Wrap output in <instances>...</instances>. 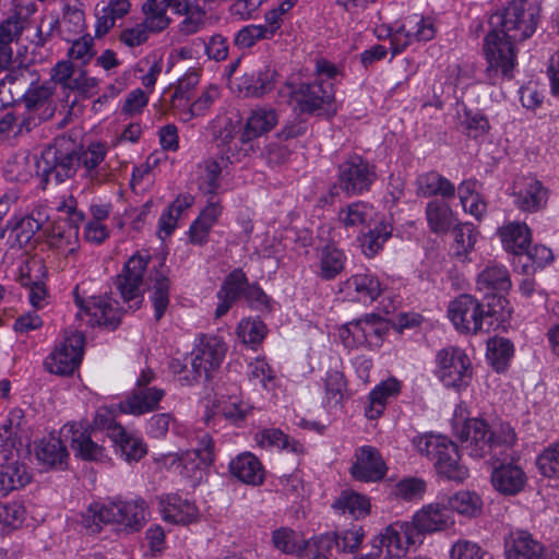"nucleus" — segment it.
<instances>
[{
  "label": "nucleus",
  "mask_w": 559,
  "mask_h": 559,
  "mask_svg": "<svg viewBox=\"0 0 559 559\" xmlns=\"http://www.w3.org/2000/svg\"><path fill=\"white\" fill-rule=\"evenodd\" d=\"M539 9L526 0H513L490 17L491 32L485 38L487 78L495 84L511 76L515 64V43L531 37L537 27Z\"/></svg>",
  "instance_id": "obj_1"
},
{
  "label": "nucleus",
  "mask_w": 559,
  "mask_h": 559,
  "mask_svg": "<svg viewBox=\"0 0 559 559\" xmlns=\"http://www.w3.org/2000/svg\"><path fill=\"white\" fill-rule=\"evenodd\" d=\"M455 435L463 443L464 449L473 457L481 459L487 455L499 457L515 443L514 429L501 424L493 430L477 418L465 420L462 426H454Z\"/></svg>",
  "instance_id": "obj_2"
},
{
  "label": "nucleus",
  "mask_w": 559,
  "mask_h": 559,
  "mask_svg": "<svg viewBox=\"0 0 559 559\" xmlns=\"http://www.w3.org/2000/svg\"><path fill=\"white\" fill-rule=\"evenodd\" d=\"M146 520V504L143 500H112L95 503L84 514V525L91 533H97L100 524H115L128 532L139 531Z\"/></svg>",
  "instance_id": "obj_3"
},
{
  "label": "nucleus",
  "mask_w": 559,
  "mask_h": 559,
  "mask_svg": "<svg viewBox=\"0 0 559 559\" xmlns=\"http://www.w3.org/2000/svg\"><path fill=\"white\" fill-rule=\"evenodd\" d=\"M80 165L75 144L68 138H58L41 151L36 162V174L41 188L59 185L74 176Z\"/></svg>",
  "instance_id": "obj_4"
},
{
  "label": "nucleus",
  "mask_w": 559,
  "mask_h": 559,
  "mask_svg": "<svg viewBox=\"0 0 559 559\" xmlns=\"http://www.w3.org/2000/svg\"><path fill=\"white\" fill-rule=\"evenodd\" d=\"M413 445L421 455L435 461L439 474L448 479L462 481L467 468L460 463L457 447L450 439L439 435H423L413 439Z\"/></svg>",
  "instance_id": "obj_5"
},
{
  "label": "nucleus",
  "mask_w": 559,
  "mask_h": 559,
  "mask_svg": "<svg viewBox=\"0 0 559 559\" xmlns=\"http://www.w3.org/2000/svg\"><path fill=\"white\" fill-rule=\"evenodd\" d=\"M497 309L486 306L471 295H461L452 300L448 308V317L454 328L461 333L477 334L488 332L493 323Z\"/></svg>",
  "instance_id": "obj_6"
},
{
  "label": "nucleus",
  "mask_w": 559,
  "mask_h": 559,
  "mask_svg": "<svg viewBox=\"0 0 559 559\" xmlns=\"http://www.w3.org/2000/svg\"><path fill=\"white\" fill-rule=\"evenodd\" d=\"M213 460V440L207 433L201 437L197 448L188 450L181 455L169 454L165 457L169 467H174L181 476L190 479L193 485L203 479L205 469L212 464Z\"/></svg>",
  "instance_id": "obj_7"
},
{
  "label": "nucleus",
  "mask_w": 559,
  "mask_h": 559,
  "mask_svg": "<svg viewBox=\"0 0 559 559\" xmlns=\"http://www.w3.org/2000/svg\"><path fill=\"white\" fill-rule=\"evenodd\" d=\"M415 544V528L409 522L396 521L385 526L373 539L374 554L383 559H402Z\"/></svg>",
  "instance_id": "obj_8"
},
{
  "label": "nucleus",
  "mask_w": 559,
  "mask_h": 559,
  "mask_svg": "<svg viewBox=\"0 0 559 559\" xmlns=\"http://www.w3.org/2000/svg\"><path fill=\"white\" fill-rule=\"evenodd\" d=\"M154 379L155 374L151 369L143 370L136 380L132 393L119 404L120 411L134 416L155 411L165 396V391L151 385Z\"/></svg>",
  "instance_id": "obj_9"
},
{
  "label": "nucleus",
  "mask_w": 559,
  "mask_h": 559,
  "mask_svg": "<svg viewBox=\"0 0 559 559\" xmlns=\"http://www.w3.org/2000/svg\"><path fill=\"white\" fill-rule=\"evenodd\" d=\"M226 352L227 347L222 338L202 336L191 353L192 376L189 377L188 381L199 380L202 376L207 380L211 379L212 374L219 369Z\"/></svg>",
  "instance_id": "obj_10"
},
{
  "label": "nucleus",
  "mask_w": 559,
  "mask_h": 559,
  "mask_svg": "<svg viewBox=\"0 0 559 559\" xmlns=\"http://www.w3.org/2000/svg\"><path fill=\"white\" fill-rule=\"evenodd\" d=\"M438 376L447 386L462 388L472 379V364L457 347L443 348L437 354Z\"/></svg>",
  "instance_id": "obj_11"
},
{
  "label": "nucleus",
  "mask_w": 559,
  "mask_h": 559,
  "mask_svg": "<svg viewBox=\"0 0 559 559\" xmlns=\"http://www.w3.org/2000/svg\"><path fill=\"white\" fill-rule=\"evenodd\" d=\"M75 302L80 308L76 317L90 326L114 330L120 323L121 311L117 307L118 302L109 296L91 297L87 301L75 296Z\"/></svg>",
  "instance_id": "obj_12"
},
{
  "label": "nucleus",
  "mask_w": 559,
  "mask_h": 559,
  "mask_svg": "<svg viewBox=\"0 0 559 559\" xmlns=\"http://www.w3.org/2000/svg\"><path fill=\"white\" fill-rule=\"evenodd\" d=\"M376 178L373 168L361 157L355 156L340 166L338 183L331 189L336 195L341 189L347 195H357L367 191Z\"/></svg>",
  "instance_id": "obj_13"
},
{
  "label": "nucleus",
  "mask_w": 559,
  "mask_h": 559,
  "mask_svg": "<svg viewBox=\"0 0 559 559\" xmlns=\"http://www.w3.org/2000/svg\"><path fill=\"white\" fill-rule=\"evenodd\" d=\"M84 347V335L72 332L67 335L59 346L47 357L45 366L51 373L71 374L80 365Z\"/></svg>",
  "instance_id": "obj_14"
},
{
  "label": "nucleus",
  "mask_w": 559,
  "mask_h": 559,
  "mask_svg": "<svg viewBox=\"0 0 559 559\" xmlns=\"http://www.w3.org/2000/svg\"><path fill=\"white\" fill-rule=\"evenodd\" d=\"M275 70L265 63L247 67L243 73L231 81V88L243 96H262L274 86Z\"/></svg>",
  "instance_id": "obj_15"
},
{
  "label": "nucleus",
  "mask_w": 559,
  "mask_h": 559,
  "mask_svg": "<svg viewBox=\"0 0 559 559\" xmlns=\"http://www.w3.org/2000/svg\"><path fill=\"white\" fill-rule=\"evenodd\" d=\"M409 523L415 528V534H432L449 530L455 521L445 503L431 502L419 509Z\"/></svg>",
  "instance_id": "obj_16"
},
{
  "label": "nucleus",
  "mask_w": 559,
  "mask_h": 559,
  "mask_svg": "<svg viewBox=\"0 0 559 559\" xmlns=\"http://www.w3.org/2000/svg\"><path fill=\"white\" fill-rule=\"evenodd\" d=\"M148 262V254L136 252L127 261L122 273L117 276L116 286L124 301L134 300L140 296Z\"/></svg>",
  "instance_id": "obj_17"
},
{
  "label": "nucleus",
  "mask_w": 559,
  "mask_h": 559,
  "mask_svg": "<svg viewBox=\"0 0 559 559\" xmlns=\"http://www.w3.org/2000/svg\"><path fill=\"white\" fill-rule=\"evenodd\" d=\"M513 197L515 206L527 213H535L546 207L549 192L534 177H523L514 182Z\"/></svg>",
  "instance_id": "obj_18"
},
{
  "label": "nucleus",
  "mask_w": 559,
  "mask_h": 559,
  "mask_svg": "<svg viewBox=\"0 0 559 559\" xmlns=\"http://www.w3.org/2000/svg\"><path fill=\"white\" fill-rule=\"evenodd\" d=\"M81 217L74 215L71 219L56 222L47 235V245L57 254L66 259L75 254L79 249V226Z\"/></svg>",
  "instance_id": "obj_19"
},
{
  "label": "nucleus",
  "mask_w": 559,
  "mask_h": 559,
  "mask_svg": "<svg viewBox=\"0 0 559 559\" xmlns=\"http://www.w3.org/2000/svg\"><path fill=\"white\" fill-rule=\"evenodd\" d=\"M292 99L302 112H313L334 102V92L330 82L300 84L290 91Z\"/></svg>",
  "instance_id": "obj_20"
},
{
  "label": "nucleus",
  "mask_w": 559,
  "mask_h": 559,
  "mask_svg": "<svg viewBox=\"0 0 559 559\" xmlns=\"http://www.w3.org/2000/svg\"><path fill=\"white\" fill-rule=\"evenodd\" d=\"M350 473L360 481H378L385 476L386 465L376 448L364 445L356 451V461Z\"/></svg>",
  "instance_id": "obj_21"
},
{
  "label": "nucleus",
  "mask_w": 559,
  "mask_h": 559,
  "mask_svg": "<svg viewBox=\"0 0 559 559\" xmlns=\"http://www.w3.org/2000/svg\"><path fill=\"white\" fill-rule=\"evenodd\" d=\"M130 0L99 1L94 9V36L104 38L115 26L117 21L124 19L131 12Z\"/></svg>",
  "instance_id": "obj_22"
},
{
  "label": "nucleus",
  "mask_w": 559,
  "mask_h": 559,
  "mask_svg": "<svg viewBox=\"0 0 559 559\" xmlns=\"http://www.w3.org/2000/svg\"><path fill=\"white\" fill-rule=\"evenodd\" d=\"M60 435L70 439L75 455L83 460L100 461L106 456L105 449L92 440L91 432L82 424H67L61 428Z\"/></svg>",
  "instance_id": "obj_23"
},
{
  "label": "nucleus",
  "mask_w": 559,
  "mask_h": 559,
  "mask_svg": "<svg viewBox=\"0 0 559 559\" xmlns=\"http://www.w3.org/2000/svg\"><path fill=\"white\" fill-rule=\"evenodd\" d=\"M433 23L429 19L417 15L407 20V23L400 27L391 36V46L393 55L401 52L411 40V37L417 40H430L435 36Z\"/></svg>",
  "instance_id": "obj_24"
},
{
  "label": "nucleus",
  "mask_w": 559,
  "mask_h": 559,
  "mask_svg": "<svg viewBox=\"0 0 559 559\" xmlns=\"http://www.w3.org/2000/svg\"><path fill=\"white\" fill-rule=\"evenodd\" d=\"M15 454L16 450L13 451L9 460H4L2 454H0V498L24 487L31 481V473L25 464L15 460Z\"/></svg>",
  "instance_id": "obj_25"
},
{
  "label": "nucleus",
  "mask_w": 559,
  "mask_h": 559,
  "mask_svg": "<svg viewBox=\"0 0 559 559\" xmlns=\"http://www.w3.org/2000/svg\"><path fill=\"white\" fill-rule=\"evenodd\" d=\"M273 543L286 554H295L301 559L313 558L317 554V540L309 542L289 528H280L273 533Z\"/></svg>",
  "instance_id": "obj_26"
},
{
  "label": "nucleus",
  "mask_w": 559,
  "mask_h": 559,
  "mask_svg": "<svg viewBox=\"0 0 559 559\" xmlns=\"http://www.w3.org/2000/svg\"><path fill=\"white\" fill-rule=\"evenodd\" d=\"M160 512L165 521L180 525L197 522L200 516L194 503L176 495L160 500Z\"/></svg>",
  "instance_id": "obj_27"
},
{
  "label": "nucleus",
  "mask_w": 559,
  "mask_h": 559,
  "mask_svg": "<svg viewBox=\"0 0 559 559\" xmlns=\"http://www.w3.org/2000/svg\"><path fill=\"white\" fill-rule=\"evenodd\" d=\"M346 294L355 301L370 304L382 293L379 278L368 272L357 273L345 283Z\"/></svg>",
  "instance_id": "obj_28"
},
{
  "label": "nucleus",
  "mask_w": 559,
  "mask_h": 559,
  "mask_svg": "<svg viewBox=\"0 0 559 559\" xmlns=\"http://www.w3.org/2000/svg\"><path fill=\"white\" fill-rule=\"evenodd\" d=\"M491 483L499 492L513 496L523 490L526 484V475L519 465L501 464L492 471Z\"/></svg>",
  "instance_id": "obj_29"
},
{
  "label": "nucleus",
  "mask_w": 559,
  "mask_h": 559,
  "mask_svg": "<svg viewBox=\"0 0 559 559\" xmlns=\"http://www.w3.org/2000/svg\"><path fill=\"white\" fill-rule=\"evenodd\" d=\"M506 556L507 559H546L544 546L523 531L510 535Z\"/></svg>",
  "instance_id": "obj_30"
},
{
  "label": "nucleus",
  "mask_w": 559,
  "mask_h": 559,
  "mask_svg": "<svg viewBox=\"0 0 559 559\" xmlns=\"http://www.w3.org/2000/svg\"><path fill=\"white\" fill-rule=\"evenodd\" d=\"M41 228V223L33 216L14 217L0 231V238H8L12 248H22L29 243L34 235Z\"/></svg>",
  "instance_id": "obj_31"
},
{
  "label": "nucleus",
  "mask_w": 559,
  "mask_h": 559,
  "mask_svg": "<svg viewBox=\"0 0 559 559\" xmlns=\"http://www.w3.org/2000/svg\"><path fill=\"white\" fill-rule=\"evenodd\" d=\"M278 122V115L275 109L259 107L253 109L247 118L246 126L241 135L243 142L270 132Z\"/></svg>",
  "instance_id": "obj_32"
},
{
  "label": "nucleus",
  "mask_w": 559,
  "mask_h": 559,
  "mask_svg": "<svg viewBox=\"0 0 559 559\" xmlns=\"http://www.w3.org/2000/svg\"><path fill=\"white\" fill-rule=\"evenodd\" d=\"M503 248L518 255H522L527 250L532 235L531 229L525 223L511 222L499 228Z\"/></svg>",
  "instance_id": "obj_33"
},
{
  "label": "nucleus",
  "mask_w": 559,
  "mask_h": 559,
  "mask_svg": "<svg viewBox=\"0 0 559 559\" xmlns=\"http://www.w3.org/2000/svg\"><path fill=\"white\" fill-rule=\"evenodd\" d=\"M247 285L246 275L240 270H236L227 276L224 285L217 294L219 299V304L215 311V316L217 318L227 313L240 295L245 296Z\"/></svg>",
  "instance_id": "obj_34"
},
{
  "label": "nucleus",
  "mask_w": 559,
  "mask_h": 559,
  "mask_svg": "<svg viewBox=\"0 0 559 559\" xmlns=\"http://www.w3.org/2000/svg\"><path fill=\"white\" fill-rule=\"evenodd\" d=\"M222 214V205L218 201H211L202 210L198 218L189 229L190 240L194 245H203L207 241L211 228L217 223Z\"/></svg>",
  "instance_id": "obj_35"
},
{
  "label": "nucleus",
  "mask_w": 559,
  "mask_h": 559,
  "mask_svg": "<svg viewBox=\"0 0 559 559\" xmlns=\"http://www.w3.org/2000/svg\"><path fill=\"white\" fill-rule=\"evenodd\" d=\"M24 425V412L13 408L4 423L0 426V454L9 460L15 450V439Z\"/></svg>",
  "instance_id": "obj_36"
},
{
  "label": "nucleus",
  "mask_w": 559,
  "mask_h": 559,
  "mask_svg": "<svg viewBox=\"0 0 559 559\" xmlns=\"http://www.w3.org/2000/svg\"><path fill=\"white\" fill-rule=\"evenodd\" d=\"M401 391V382L395 378H389L379 383L369 394V405L366 416L369 419L379 418L390 397L396 396Z\"/></svg>",
  "instance_id": "obj_37"
},
{
  "label": "nucleus",
  "mask_w": 559,
  "mask_h": 559,
  "mask_svg": "<svg viewBox=\"0 0 559 559\" xmlns=\"http://www.w3.org/2000/svg\"><path fill=\"white\" fill-rule=\"evenodd\" d=\"M229 471L235 477L246 484L260 485L263 481V467L260 461L251 453L238 455L230 462Z\"/></svg>",
  "instance_id": "obj_38"
},
{
  "label": "nucleus",
  "mask_w": 559,
  "mask_h": 559,
  "mask_svg": "<svg viewBox=\"0 0 559 559\" xmlns=\"http://www.w3.org/2000/svg\"><path fill=\"white\" fill-rule=\"evenodd\" d=\"M451 511L466 519H476L481 515L484 502L481 497L468 490H460L450 496L445 503Z\"/></svg>",
  "instance_id": "obj_39"
},
{
  "label": "nucleus",
  "mask_w": 559,
  "mask_h": 559,
  "mask_svg": "<svg viewBox=\"0 0 559 559\" xmlns=\"http://www.w3.org/2000/svg\"><path fill=\"white\" fill-rule=\"evenodd\" d=\"M227 166V159L223 156L209 158L199 165L198 185L205 194H214L219 188V178Z\"/></svg>",
  "instance_id": "obj_40"
},
{
  "label": "nucleus",
  "mask_w": 559,
  "mask_h": 559,
  "mask_svg": "<svg viewBox=\"0 0 559 559\" xmlns=\"http://www.w3.org/2000/svg\"><path fill=\"white\" fill-rule=\"evenodd\" d=\"M477 287L487 295L507 292L511 287L509 273L503 266L490 265L478 275Z\"/></svg>",
  "instance_id": "obj_41"
},
{
  "label": "nucleus",
  "mask_w": 559,
  "mask_h": 559,
  "mask_svg": "<svg viewBox=\"0 0 559 559\" xmlns=\"http://www.w3.org/2000/svg\"><path fill=\"white\" fill-rule=\"evenodd\" d=\"M333 508L342 513H348L353 519L360 520L370 513V501L353 490H344L333 503Z\"/></svg>",
  "instance_id": "obj_42"
},
{
  "label": "nucleus",
  "mask_w": 559,
  "mask_h": 559,
  "mask_svg": "<svg viewBox=\"0 0 559 559\" xmlns=\"http://www.w3.org/2000/svg\"><path fill=\"white\" fill-rule=\"evenodd\" d=\"M38 461L47 466L61 465L68 457L66 445L60 437L49 436L41 439L35 449Z\"/></svg>",
  "instance_id": "obj_43"
},
{
  "label": "nucleus",
  "mask_w": 559,
  "mask_h": 559,
  "mask_svg": "<svg viewBox=\"0 0 559 559\" xmlns=\"http://www.w3.org/2000/svg\"><path fill=\"white\" fill-rule=\"evenodd\" d=\"M167 0H145L142 4L144 17L142 21L153 33L165 31L170 24V17L167 15Z\"/></svg>",
  "instance_id": "obj_44"
},
{
  "label": "nucleus",
  "mask_w": 559,
  "mask_h": 559,
  "mask_svg": "<svg viewBox=\"0 0 559 559\" xmlns=\"http://www.w3.org/2000/svg\"><path fill=\"white\" fill-rule=\"evenodd\" d=\"M417 193L423 197L440 194L444 198H452L455 193L454 186L437 173H427L417 179Z\"/></svg>",
  "instance_id": "obj_45"
},
{
  "label": "nucleus",
  "mask_w": 559,
  "mask_h": 559,
  "mask_svg": "<svg viewBox=\"0 0 559 559\" xmlns=\"http://www.w3.org/2000/svg\"><path fill=\"white\" fill-rule=\"evenodd\" d=\"M346 257L338 248L328 245L320 253V271L319 275L323 280H332L336 277L345 266Z\"/></svg>",
  "instance_id": "obj_46"
},
{
  "label": "nucleus",
  "mask_w": 559,
  "mask_h": 559,
  "mask_svg": "<svg viewBox=\"0 0 559 559\" xmlns=\"http://www.w3.org/2000/svg\"><path fill=\"white\" fill-rule=\"evenodd\" d=\"M255 441L261 448H278L294 453L304 451L302 444L296 440H289L280 429H264L255 435Z\"/></svg>",
  "instance_id": "obj_47"
},
{
  "label": "nucleus",
  "mask_w": 559,
  "mask_h": 559,
  "mask_svg": "<svg viewBox=\"0 0 559 559\" xmlns=\"http://www.w3.org/2000/svg\"><path fill=\"white\" fill-rule=\"evenodd\" d=\"M117 443L128 462L139 461L146 453L145 444L142 440L129 436L122 427L114 429L112 439Z\"/></svg>",
  "instance_id": "obj_48"
},
{
  "label": "nucleus",
  "mask_w": 559,
  "mask_h": 559,
  "mask_svg": "<svg viewBox=\"0 0 559 559\" xmlns=\"http://www.w3.org/2000/svg\"><path fill=\"white\" fill-rule=\"evenodd\" d=\"M249 380L254 384H260L266 391H273L277 386V377L275 371L264 359H255L249 364Z\"/></svg>",
  "instance_id": "obj_49"
},
{
  "label": "nucleus",
  "mask_w": 559,
  "mask_h": 559,
  "mask_svg": "<svg viewBox=\"0 0 559 559\" xmlns=\"http://www.w3.org/2000/svg\"><path fill=\"white\" fill-rule=\"evenodd\" d=\"M429 226L435 233L447 231L452 224V211L442 202L431 201L426 209Z\"/></svg>",
  "instance_id": "obj_50"
},
{
  "label": "nucleus",
  "mask_w": 559,
  "mask_h": 559,
  "mask_svg": "<svg viewBox=\"0 0 559 559\" xmlns=\"http://www.w3.org/2000/svg\"><path fill=\"white\" fill-rule=\"evenodd\" d=\"M163 70V61L162 58L156 55H148L141 59L135 68L138 73H142L140 76L142 85L147 90V92H152L156 84L158 76L160 75Z\"/></svg>",
  "instance_id": "obj_51"
},
{
  "label": "nucleus",
  "mask_w": 559,
  "mask_h": 559,
  "mask_svg": "<svg viewBox=\"0 0 559 559\" xmlns=\"http://www.w3.org/2000/svg\"><path fill=\"white\" fill-rule=\"evenodd\" d=\"M372 207L364 202H354L338 213V221L345 227H359L371 218Z\"/></svg>",
  "instance_id": "obj_52"
},
{
  "label": "nucleus",
  "mask_w": 559,
  "mask_h": 559,
  "mask_svg": "<svg viewBox=\"0 0 559 559\" xmlns=\"http://www.w3.org/2000/svg\"><path fill=\"white\" fill-rule=\"evenodd\" d=\"M152 33L141 20L123 27L118 35V40L128 48H135L146 44Z\"/></svg>",
  "instance_id": "obj_53"
},
{
  "label": "nucleus",
  "mask_w": 559,
  "mask_h": 559,
  "mask_svg": "<svg viewBox=\"0 0 559 559\" xmlns=\"http://www.w3.org/2000/svg\"><path fill=\"white\" fill-rule=\"evenodd\" d=\"M459 197L465 212L479 218L486 211V203L475 191V182L465 181L459 187Z\"/></svg>",
  "instance_id": "obj_54"
},
{
  "label": "nucleus",
  "mask_w": 559,
  "mask_h": 559,
  "mask_svg": "<svg viewBox=\"0 0 559 559\" xmlns=\"http://www.w3.org/2000/svg\"><path fill=\"white\" fill-rule=\"evenodd\" d=\"M487 357L492 366L498 370H503L513 355L511 342L503 337H495L488 342Z\"/></svg>",
  "instance_id": "obj_55"
},
{
  "label": "nucleus",
  "mask_w": 559,
  "mask_h": 559,
  "mask_svg": "<svg viewBox=\"0 0 559 559\" xmlns=\"http://www.w3.org/2000/svg\"><path fill=\"white\" fill-rule=\"evenodd\" d=\"M200 80L199 71L189 70L178 80L175 93L171 98V107L177 110L183 108L189 102V93L198 85Z\"/></svg>",
  "instance_id": "obj_56"
},
{
  "label": "nucleus",
  "mask_w": 559,
  "mask_h": 559,
  "mask_svg": "<svg viewBox=\"0 0 559 559\" xmlns=\"http://www.w3.org/2000/svg\"><path fill=\"white\" fill-rule=\"evenodd\" d=\"M218 96V90L216 87H210L204 91L201 96L190 105H186L179 111L180 118L183 121H189L193 117L202 116L213 105L214 100Z\"/></svg>",
  "instance_id": "obj_57"
},
{
  "label": "nucleus",
  "mask_w": 559,
  "mask_h": 559,
  "mask_svg": "<svg viewBox=\"0 0 559 559\" xmlns=\"http://www.w3.org/2000/svg\"><path fill=\"white\" fill-rule=\"evenodd\" d=\"M94 37L88 34L74 39L68 49L69 60L76 61L81 66H86L95 56Z\"/></svg>",
  "instance_id": "obj_58"
},
{
  "label": "nucleus",
  "mask_w": 559,
  "mask_h": 559,
  "mask_svg": "<svg viewBox=\"0 0 559 559\" xmlns=\"http://www.w3.org/2000/svg\"><path fill=\"white\" fill-rule=\"evenodd\" d=\"M154 281V293H153V306H154V316L156 320H159L169 304L168 298V288H169V281L167 276L162 272H156L155 276L153 277Z\"/></svg>",
  "instance_id": "obj_59"
},
{
  "label": "nucleus",
  "mask_w": 559,
  "mask_h": 559,
  "mask_svg": "<svg viewBox=\"0 0 559 559\" xmlns=\"http://www.w3.org/2000/svg\"><path fill=\"white\" fill-rule=\"evenodd\" d=\"M537 467L543 476L559 479V442L550 444L538 455Z\"/></svg>",
  "instance_id": "obj_60"
},
{
  "label": "nucleus",
  "mask_w": 559,
  "mask_h": 559,
  "mask_svg": "<svg viewBox=\"0 0 559 559\" xmlns=\"http://www.w3.org/2000/svg\"><path fill=\"white\" fill-rule=\"evenodd\" d=\"M487 556L481 545L466 538L457 539L450 549V559H485Z\"/></svg>",
  "instance_id": "obj_61"
},
{
  "label": "nucleus",
  "mask_w": 559,
  "mask_h": 559,
  "mask_svg": "<svg viewBox=\"0 0 559 559\" xmlns=\"http://www.w3.org/2000/svg\"><path fill=\"white\" fill-rule=\"evenodd\" d=\"M237 334L243 343L255 345L264 338L266 326L260 320H242L238 324Z\"/></svg>",
  "instance_id": "obj_62"
},
{
  "label": "nucleus",
  "mask_w": 559,
  "mask_h": 559,
  "mask_svg": "<svg viewBox=\"0 0 559 559\" xmlns=\"http://www.w3.org/2000/svg\"><path fill=\"white\" fill-rule=\"evenodd\" d=\"M392 233V227L388 224H381L373 230H370L362 237L361 246L364 252L368 257L374 255L382 247L384 241L389 239Z\"/></svg>",
  "instance_id": "obj_63"
},
{
  "label": "nucleus",
  "mask_w": 559,
  "mask_h": 559,
  "mask_svg": "<svg viewBox=\"0 0 559 559\" xmlns=\"http://www.w3.org/2000/svg\"><path fill=\"white\" fill-rule=\"evenodd\" d=\"M346 381L338 371L329 372L325 378V395L329 404L338 405L344 399Z\"/></svg>",
  "instance_id": "obj_64"
}]
</instances>
